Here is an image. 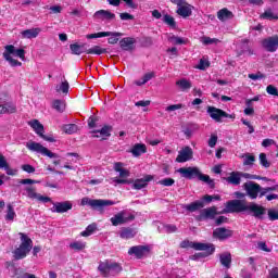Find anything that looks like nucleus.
<instances>
[{
  "label": "nucleus",
  "instance_id": "obj_25",
  "mask_svg": "<svg viewBox=\"0 0 278 278\" xmlns=\"http://www.w3.org/2000/svg\"><path fill=\"white\" fill-rule=\"evenodd\" d=\"M156 227L159 233H176L177 231V226L173 224H163L160 222H156Z\"/></svg>",
  "mask_w": 278,
  "mask_h": 278
},
{
  "label": "nucleus",
  "instance_id": "obj_52",
  "mask_svg": "<svg viewBox=\"0 0 278 278\" xmlns=\"http://www.w3.org/2000/svg\"><path fill=\"white\" fill-rule=\"evenodd\" d=\"M260 164L263 166V168H270V161H268V157H266V153H261L258 155Z\"/></svg>",
  "mask_w": 278,
  "mask_h": 278
},
{
  "label": "nucleus",
  "instance_id": "obj_16",
  "mask_svg": "<svg viewBox=\"0 0 278 278\" xmlns=\"http://www.w3.org/2000/svg\"><path fill=\"white\" fill-rule=\"evenodd\" d=\"M149 245H135L128 250V254L135 255L137 260H142V257L149 255Z\"/></svg>",
  "mask_w": 278,
  "mask_h": 278
},
{
  "label": "nucleus",
  "instance_id": "obj_56",
  "mask_svg": "<svg viewBox=\"0 0 278 278\" xmlns=\"http://www.w3.org/2000/svg\"><path fill=\"white\" fill-rule=\"evenodd\" d=\"M106 36H110V33L101 31V33L87 35V38L89 40H92L93 38H106Z\"/></svg>",
  "mask_w": 278,
  "mask_h": 278
},
{
  "label": "nucleus",
  "instance_id": "obj_6",
  "mask_svg": "<svg viewBox=\"0 0 278 278\" xmlns=\"http://www.w3.org/2000/svg\"><path fill=\"white\" fill-rule=\"evenodd\" d=\"M114 170L115 173L119 174V178H113V182L115 186H118L121 184H131V180L127 179L131 173L129 169L123 167V163L118 162L114 164Z\"/></svg>",
  "mask_w": 278,
  "mask_h": 278
},
{
  "label": "nucleus",
  "instance_id": "obj_43",
  "mask_svg": "<svg viewBox=\"0 0 278 278\" xmlns=\"http://www.w3.org/2000/svg\"><path fill=\"white\" fill-rule=\"evenodd\" d=\"M70 249H72V251H84V249H86V242L73 241L70 243Z\"/></svg>",
  "mask_w": 278,
  "mask_h": 278
},
{
  "label": "nucleus",
  "instance_id": "obj_51",
  "mask_svg": "<svg viewBox=\"0 0 278 278\" xmlns=\"http://www.w3.org/2000/svg\"><path fill=\"white\" fill-rule=\"evenodd\" d=\"M96 230H97V225L91 224L86 228V230L80 232V236L83 238H88V236H92V233H94Z\"/></svg>",
  "mask_w": 278,
  "mask_h": 278
},
{
  "label": "nucleus",
  "instance_id": "obj_9",
  "mask_svg": "<svg viewBox=\"0 0 278 278\" xmlns=\"http://www.w3.org/2000/svg\"><path fill=\"white\" fill-rule=\"evenodd\" d=\"M206 112L216 123H223V118H236V115L228 114L227 112L217 109L216 106H207Z\"/></svg>",
  "mask_w": 278,
  "mask_h": 278
},
{
  "label": "nucleus",
  "instance_id": "obj_11",
  "mask_svg": "<svg viewBox=\"0 0 278 278\" xmlns=\"http://www.w3.org/2000/svg\"><path fill=\"white\" fill-rule=\"evenodd\" d=\"M136 216L134 214H127L125 211H122L111 217L110 222L112 223L113 227H118V225H126V223H131Z\"/></svg>",
  "mask_w": 278,
  "mask_h": 278
},
{
  "label": "nucleus",
  "instance_id": "obj_47",
  "mask_svg": "<svg viewBox=\"0 0 278 278\" xmlns=\"http://www.w3.org/2000/svg\"><path fill=\"white\" fill-rule=\"evenodd\" d=\"M201 42H202V45L207 47L210 45H218V43H220V39L204 36V37L201 38Z\"/></svg>",
  "mask_w": 278,
  "mask_h": 278
},
{
  "label": "nucleus",
  "instance_id": "obj_29",
  "mask_svg": "<svg viewBox=\"0 0 278 278\" xmlns=\"http://www.w3.org/2000/svg\"><path fill=\"white\" fill-rule=\"evenodd\" d=\"M203 207H205V202H203V200H198L184 206L187 212H199V210H203Z\"/></svg>",
  "mask_w": 278,
  "mask_h": 278
},
{
  "label": "nucleus",
  "instance_id": "obj_4",
  "mask_svg": "<svg viewBox=\"0 0 278 278\" xmlns=\"http://www.w3.org/2000/svg\"><path fill=\"white\" fill-rule=\"evenodd\" d=\"M180 249H194L195 251H205L206 255H212L216 248L212 243L192 242L190 240H184L180 243Z\"/></svg>",
  "mask_w": 278,
  "mask_h": 278
},
{
  "label": "nucleus",
  "instance_id": "obj_61",
  "mask_svg": "<svg viewBox=\"0 0 278 278\" xmlns=\"http://www.w3.org/2000/svg\"><path fill=\"white\" fill-rule=\"evenodd\" d=\"M275 190H278V185L274 186V187H266L263 188L262 192H261V197H266V194H268V192H273Z\"/></svg>",
  "mask_w": 278,
  "mask_h": 278
},
{
  "label": "nucleus",
  "instance_id": "obj_13",
  "mask_svg": "<svg viewBox=\"0 0 278 278\" xmlns=\"http://www.w3.org/2000/svg\"><path fill=\"white\" fill-rule=\"evenodd\" d=\"M243 189L245 190L248 197H250L252 200L257 199V197L262 194V190H264L260 184L254 181L243 184Z\"/></svg>",
  "mask_w": 278,
  "mask_h": 278
},
{
  "label": "nucleus",
  "instance_id": "obj_28",
  "mask_svg": "<svg viewBox=\"0 0 278 278\" xmlns=\"http://www.w3.org/2000/svg\"><path fill=\"white\" fill-rule=\"evenodd\" d=\"M28 125L38 136H40V138H45V126H42V124H40L38 119H33L28 122Z\"/></svg>",
  "mask_w": 278,
  "mask_h": 278
},
{
  "label": "nucleus",
  "instance_id": "obj_2",
  "mask_svg": "<svg viewBox=\"0 0 278 278\" xmlns=\"http://www.w3.org/2000/svg\"><path fill=\"white\" fill-rule=\"evenodd\" d=\"M3 58L9 62L10 66H23V63L14 58H20V60L25 61V50L16 49V47L8 45L4 47Z\"/></svg>",
  "mask_w": 278,
  "mask_h": 278
},
{
  "label": "nucleus",
  "instance_id": "obj_31",
  "mask_svg": "<svg viewBox=\"0 0 278 278\" xmlns=\"http://www.w3.org/2000/svg\"><path fill=\"white\" fill-rule=\"evenodd\" d=\"M40 31H41L40 28H30V29L23 30L21 34H22V38H27L31 40V38H38Z\"/></svg>",
  "mask_w": 278,
  "mask_h": 278
},
{
  "label": "nucleus",
  "instance_id": "obj_27",
  "mask_svg": "<svg viewBox=\"0 0 278 278\" xmlns=\"http://www.w3.org/2000/svg\"><path fill=\"white\" fill-rule=\"evenodd\" d=\"M247 212H252L255 218H261L264 216L265 208L255 203H250L247 206Z\"/></svg>",
  "mask_w": 278,
  "mask_h": 278
},
{
  "label": "nucleus",
  "instance_id": "obj_18",
  "mask_svg": "<svg viewBox=\"0 0 278 278\" xmlns=\"http://www.w3.org/2000/svg\"><path fill=\"white\" fill-rule=\"evenodd\" d=\"M70 210H73V203H71V201L56 202L53 203V206L51 207V212L56 214H64Z\"/></svg>",
  "mask_w": 278,
  "mask_h": 278
},
{
  "label": "nucleus",
  "instance_id": "obj_20",
  "mask_svg": "<svg viewBox=\"0 0 278 278\" xmlns=\"http://www.w3.org/2000/svg\"><path fill=\"white\" fill-rule=\"evenodd\" d=\"M149 181H153L152 175H146L142 178L136 179L132 181V189L142 190V188H147V186H149Z\"/></svg>",
  "mask_w": 278,
  "mask_h": 278
},
{
  "label": "nucleus",
  "instance_id": "obj_15",
  "mask_svg": "<svg viewBox=\"0 0 278 278\" xmlns=\"http://www.w3.org/2000/svg\"><path fill=\"white\" fill-rule=\"evenodd\" d=\"M217 208L216 206H211L200 211V214L195 217L197 220H214L216 218Z\"/></svg>",
  "mask_w": 278,
  "mask_h": 278
},
{
  "label": "nucleus",
  "instance_id": "obj_44",
  "mask_svg": "<svg viewBox=\"0 0 278 278\" xmlns=\"http://www.w3.org/2000/svg\"><path fill=\"white\" fill-rule=\"evenodd\" d=\"M242 159H243V166H253V164H255V156L250 153L243 154Z\"/></svg>",
  "mask_w": 278,
  "mask_h": 278
},
{
  "label": "nucleus",
  "instance_id": "obj_3",
  "mask_svg": "<svg viewBox=\"0 0 278 278\" xmlns=\"http://www.w3.org/2000/svg\"><path fill=\"white\" fill-rule=\"evenodd\" d=\"M21 244L17 249L14 250L15 260H25L31 249H34V241L27 235L20 232Z\"/></svg>",
  "mask_w": 278,
  "mask_h": 278
},
{
  "label": "nucleus",
  "instance_id": "obj_37",
  "mask_svg": "<svg viewBox=\"0 0 278 278\" xmlns=\"http://www.w3.org/2000/svg\"><path fill=\"white\" fill-rule=\"evenodd\" d=\"M176 86H178L182 92H186L192 88V83L186 78H181L176 83Z\"/></svg>",
  "mask_w": 278,
  "mask_h": 278
},
{
  "label": "nucleus",
  "instance_id": "obj_10",
  "mask_svg": "<svg viewBox=\"0 0 278 278\" xmlns=\"http://www.w3.org/2000/svg\"><path fill=\"white\" fill-rule=\"evenodd\" d=\"M172 3L177 5V15L182 18H188V16H192V5L188 4L186 0H172Z\"/></svg>",
  "mask_w": 278,
  "mask_h": 278
},
{
  "label": "nucleus",
  "instance_id": "obj_50",
  "mask_svg": "<svg viewBox=\"0 0 278 278\" xmlns=\"http://www.w3.org/2000/svg\"><path fill=\"white\" fill-rule=\"evenodd\" d=\"M70 49H71L73 55H81V53H84V46H81L79 43H72L70 46Z\"/></svg>",
  "mask_w": 278,
  "mask_h": 278
},
{
  "label": "nucleus",
  "instance_id": "obj_59",
  "mask_svg": "<svg viewBox=\"0 0 278 278\" xmlns=\"http://www.w3.org/2000/svg\"><path fill=\"white\" fill-rule=\"evenodd\" d=\"M266 92H267V94H271V97H278L277 87H275L273 85L267 86Z\"/></svg>",
  "mask_w": 278,
  "mask_h": 278
},
{
  "label": "nucleus",
  "instance_id": "obj_32",
  "mask_svg": "<svg viewBox=\"0 0 278 278\" xmlns=\"http://www.w3.org/2000/svg\"><path fill=\"white\" fill-rule=\"evenodd\" d=\"M217 18L222 22L229 21L230 18H233V13L227 8H224L217 12Z\"/></svg>",
  "mask_w": 278,
  "mask_h": 278
},
{
  "label": "nucleus",
  "instance_id": "obj_33",
  "mask_svg": "<svg viewBox=\"0 0 278 278\" xmlns=\"http://www.w3.org/2000/svg\"><path fill=\"white\" fill-rule=\"evenodd\" d=\"M130 153H132L135 157H140V155L147 153V146L142 143H137L132 147Z\"/></svg>",
  "mask_w": 278,
  "mask_h": 278
},
{
  "label": "nucleus",
  "instance_id": "obj_42",
  "mask_svg": "<svg viewBox=\"0 0 278 278\" xmlns=\"http://www.w3.org/2000/svg\"><path fill=\"white\" fill-rule=\"evenodd\" d=\"M104 34H109L106 35V37L109 36V45H116V42H118L119 37L123 36V34L121 33H112V31H104Z\"/></svg>",
  "mask_w": 278,
  "mask_h": 278
},
{
  "label": "nucleus",
  "instance_id": "obj_60",
  "mask_svg": "<svg viewBox=\"0 0 278 278\" xmlns=\"http://www.w3.org/2000/svg\"><path fill=\"white\" fill-rule=\"evenodd\" d=\"M159 184L161 186L170 187V186L175 185V179H173V178H165V179L160 180Z\"/></svg>",
  "mask_w": 278,
  "mask_h": 278
},
{
  "label": "nucleus",
  "instance_id": "obj_63",
  "mask_svg": "<svg viewBox=\"0 0 278 278\" xmlns=\"http://www.w3.org/2000/svg\"><path fill=\"white\" fill-rule=\"evenodd\" d=\"M268 216L270 220H278V211L277 210H269Z\"/></svg>",
  "mask_w": 278,
  "mask_h": 278
},
{
  "label": "nucleus",
  "instance_id": "obj_24",
  "mask_svg": "<svg viewBox=\"0 0 278 278\" xmlns=\"http://www.w3.org/2000/svg\"><path fill=\"white\" fill-rule=\"evenodd\" d=\"M16 112V104L14 102H4L0 99V114H14Z\"/></svg>",
  "mask_w": 278,
  "mask_h": 278
},
{
  "label": "nucleus",
  "instance_id": "obj_14",
  "mask_svg": "<svg viewBox=\"0 0 278 278\" xmlns=\"http://www.w3.org/2000/svg\"><path fill=\"white\" fill-rule=\"evenodd\" d=\"M28 199H36L40 203H51V198L47 195H42L36 192V189L31 186H27L24 188Z\"/></svg>",
  "mask_w": 278,
  "mask_h": 278
},
{
  "label": "nucleus",
  "instance_id": "obj_64",
  "mask_svg": "<svg viewBox=\"0 0 278 278\" xmlns=\"http://www.w3.org/2000/svg\"><path fill=\"white\" fill-rule=\"evenodd\" d=\"M268 278H278V268L277 267H273L271 269H269Z\"/></svg>",
  "mask_w": 278,
  "mask_h": 278
},
{
  "label": "nucleus",
  "instance_id": "obj_45",
  "mask_svg": "<svg viewBox=\"0 0 278 278\" xmlns=\"http://www.w3.org/2000/svg\"><path fill=\"white\" fill-rule=\"evenodd\" d=\"M16 218V212L14 211V206L12 204L7 205V215H5V220H14Z\"/></svg>",
  "mask_w": 278,
  "mask_h": 278
},
{
  "label": "nucleus",
  "instance_id": "obj_36",
  "mask_svg": "<svg viewBox=\"0 0 278 278\" xmlns=\"http://www.w3.org/2000/svg\"><path fill=\"white\" fill-rule=\"evenodd\" d=\"M115 16L116 15L114 13L105 10H100L94 13V18H108L109 21H112Z\"/></svg>",
  "mask_w": 278,
  "mask_h": 278
},
{
  "label": "nucleus",
  "instance_id": "obj_1",
  "mask_svg": "<svg viewBox=\"0 0 278 278\" xmlns=\"http://www.w3.org/2000/svg\"><path fill=\"white\" fill-rule=\"evenodd\" d=\"M178 173L181 175V177H185V179L198 178L200 181L207 184V186L211 188H214L215 186L214 179L210 178L208 175L202 174L199 167H180Z\"/></svg>",
  "mask_w": 278,
  "mask_h": 278
},
{
  "label": "nucleus",
  "instance_id": "obj_17",
  "mask_svg": "<svg viewBox=\"0 0 278 278\" xmlns=\"http://www.w3.org/2000/svg\"><path fill=\"white\" fill-rule=\"evenodd\" d=\"M193 155H194V152L192 151V148L187 146L178 152L176 162H178L179 164H184V162H190Z\"/></svg>",
  "mask_w": 278,
  "mask_h": 278
},
{
  "label": "nucleus",
  "instance_id": "obj_38",
  "mask_svg": "<svg viewBox=\"0 0 278 278\" xmlns=\"http://www.w3.org/2000/svg\"><path fill=\"white\" fill-rule=\"evenodd\" d=\"M88 55H103V53H108L105 48H101L100 46H94L86 51Z\"/></svg>",
  "mask_w": 278,
  "mask_h": 278
},
{
  "label": "nucleus",
  "instance_id": "obj_34",
  "mask_svg": "<svg viewBox=\"0 0 278 278\" xmlns=\"http://www.w3.org/2000/svg\"><path fill=\"white\" fill-rule=\"evenodd\" d=\"M219 262L225 268H231V253L224 252L219 255Z\"/></svg>",
  "mask_w": 278,
  "mask_h": 278
},
{
  "label": "nucleus",
  "instance_id": "obj_46",
  "mask_svg": "<svg viewBox=\"0 0 278 278\" xmlns=\"http://www.w3.org/2000/svg\"><path fill=\"white\" fill-rule=\"evenodd\" d=\"M168 42H170V45H186L187 40L185 38L175 36V35H169V37L167 38Z\"/></svg>",
  "mask_w": 278,
  "mask_h": 278
},
{
  "label": "nucleus",
  "instance_id": "obj_7",
  "mask_svg": "<svg viewBox=\"0 0 278 278\" xmlns=\"http://www.w3.org/2000/svg\"><path fill=\"white\" fill-rule=\"evenodd\" d=\"M26 149L28 151H33V153H40L41 155H45L46 157H58V154L51 152L49 149L43 147L42 144L36 142V141H29L26 143Z\"/></svg>",
  "mask_w": 278,
  "mask_h": 278
},
{
  "label": "nucleus",
  "instance_id": "obj_49",
  "mask_svg": "<svg viewBox=\"0 0 278 278\" xmlns=\"http://www.w3.org/2000/svg\"><path fill=\"white\" fill-rule=\"evenodd\" d=\"M153 77H155V74L153 72L147 73L142 76L143 81L136 80L135 84L136 86H144V84H147L148 81H151Z\"/></svg>",
  "mask_w": 278,
  "mask_h": 278
},
{
  "label": "nucleus",
  "instance_id": "obj_41",
  "mask_svg": "<svg viewBox=\"0 0 278 278\" xmlns=\"http://www.w3.org/2000/svg\"><path fill=\"white\" fill-rule=\"evenodd\" d=\"M163 23H165V25H168V27H170L172 29H177V22L172 15L165 14L163 16Z\"/></svg>",
  "mask_w": 278,
  "mask_h": 278
},
{
  "label": "nucleus",
  "instance_id": "obj_23",
  "mask_svg": "<svg viewBox=\"0 0 278 278\" xmlns=\"http://www.w3.org/2000/svg\"><path fill=\"white\" fill-rule=\"evenodd\" d=\"M263 47L267 51H270L271 53L277 51L278 48V36L269 37L265 40H263Z\"/></svg>",
  "mask_w": 278,
  "mask_h": 278
},
{
  "label": "nucleus",
  "instance_id": "obj_5",
  "mask_svg": "<svg viewBox=\"0 0 278 278\" xmlns=\"http://www.w3.org/2000/svg\"><path fill=\"white\" fill-rule=\"evenodd\" d=\"M98 270H100L103 277H115V275L123 270V267L118 263L105 261L100 263Z\"/></svg>",
  "mask_w": 278,
  "mask_h": 278
},
{
  "label": "nucleus",
  "instance_id": "obj_58",
  "mask_svg": "<svg viewBox=\"0 0 278 278\" xmlns=\"http://www.w3.org/2000/svg\"><path fill=\"white\" fill-rule=\"evenodd\" d=\"M207 67H210V61L205 59H201L199 65L197 66V68H199L200 71H205V68Z\"/></svg>",
  "mask_w": 278,
  "mask_h": 278
},
{
  "label": "nucleus",
  "instance_id": "obj_30",
  "mask_svg": "<svg viewBox=\"0 0 278 278\" xmlns=\"http://www.w3.org/2000/svg\"><path fill=\"white\" fill-rule=\"evenodd\" d=\"M226 181L231 184V186H240V182L242 181L240 172H231L229 177L226 178Z\"/></svg>",
  "mask_w": 278,
  "mask_h": 278
},
{
  "label": "nucleus",
  "instance_id": "obj_57",
  "mask_svg": "<svg viewBox=\"0 0 278 278\" xmlns=\"http://www.w3.org/2000/svg\"><path fill=\"white\" fill-rule=\"evenodd\" d=\"M256 247L257 249H260V251H265V253H270V251H273V249L268 248V245L264 241H258Z\"/></svg>",
  "mask_w": 278,
  "mask_h": 278
},
{
  "label": "nucleus",
  "instance_id": "obj_48",
  "mask_svg": "<svg viewBox=\"0 0 278 278\" xmlns=\"http://www.w3.org/2000/svg\"><path fill=\"white\" fill-rule=\"evenodd\" d=\"M52 105L56 112H64L66 110V102L64 100H54Z\"/></svg>",
  "mask_w": 278,
  "mask_h": 278
},
{
  "label": "nucleus",
  "instance_id": "obj_53",
  "mask_svg": "<svg viewBox=\"0 0 278 278\" xmlns=\"http://www.w3.org/2000/svg\"><path fill=\"white\" fill-rule=\"evenodd\" d=\"M27 271H25L23 268H14L13 269V277L16 278H27Z\"/></svg>",
  "mask_w": 278,
  "mask_h": 278
},
{
  "label": "nucleus",
  "instance_id": "obj_35",
  "mask_svg": "<svg viewBox=\"0 0 278 278\" xmlns=\"http://www.w3.org/2000/svg\"><path fill=\"white\" fill-rule=\"evenodd\" d=\"M136 237V230L134 228H123L119 232V238L123 240H130Z\"/></svg>",
  "mask_w": 278,
  "mask_h": 278
},
{
  "label": "nucleus",
  "instance_id": "obj_22",
  "mask_svg": "<svg viewBox=\"0 0 278 278\" xmlns=\"http://www.w3.org/2000/svg\"><path fill=\"white\" fill-rule=\"evenodd\" d=\"M136 38L134 37H125L119 41L121 49L123 51H134L136 49Z\"/></svg>",
  "mask_w": 278,
  "mask_h": 278
},
{
  "label": "nucleus",
  "instance_id": "obj_8",
  "mask_svg": "<svg viewBox=\"0 0 278 278\" xmlns=\"http://www.w3.org/2000/svg\"><path fill=\"white\" fill-rule=\"evenodd\" d=\"M80 205H89V207H93V210H101V207L116 205V202L112 200H92L88 197H85L81 199Z\"/></svg>",
  "mask_w": 278,
  "mask_h": 278
},
{
  "label": "nucleus",
  "instance_id": "obj_55",
  "mask_svg": "<svg viewBox=\"0 0 278 278\" xmlns=\"http://www.w3.org/2000/svg\"><path fill=\"white\" fill-rule=\"evenodd\" d=\"M63 130L65 131V134H75L77 132V125L75 124H67L65 126H63Z\"/></svg>",
  "mask_w": 278,
  "mask_h": 278
},
{
  "label": "nucleus",
  "instance_id": "obj_40",
  "mask_svg": "<svg viewBox=\"0 0 278 278\" xmlns=\"http://www.w3.org/2000/svg\"><path fill=\"white\" fill-rule=\"evenodd\" d=\"M71 86L68 85V80L63 78L60 85H56L55 90L56 92H63V94H68V89Z\"/></svg>",
  "mask_w": 278,
  "mask_h": 278
},
{
  "label": "nucleus",
  "instance_id": "obj_54",
  "mask_svg": "<svg viewBox=\"0 0 278 278\" xmlns=\"http://www.w3.org/2000/svg\"><path fill=\"white\" fill-rule=\"evenodd\" d=\"M203 203H212V201H220V195L215 194V195H210L206 194L202 198Z\"/></svg>",
  "mask_w": 278,
  "mask_h": 278
},
{
  "label": "nucleus",
  "instance_id": "obj_26",
  "mask_svg": "<svg viewBox=\"0 0 278 278\" xmlns=\"http://www.w3.org/2000/svg\"><path fill=\"white\" fill-rule=\"evenodd\" d=\"M0 170H5L7 175L11 177H14L16 175V169H13L10 167V163H8V160L1 153H0Z\"/></svg>",
  "mask_w": 278,
  "mask_h": 278
},
{
  "label": "nucleus",
  "instance_id": "obj_62",
  "mask_svg": "<svg viewBox=\"0 0 278 278\" xmlns=\"http://www.w3.org/2000/svg\"><path fill=\"white\" fill-rule=\"evenodd\" d=\"M216 142H218V136L211 135V138L208 139V147H211V149H214L216 147Z\"/></svg>",
  "mask_w": 278,
  "mask_h": 278
},
{
  "label": "nucleus",
  "instance_id": "obj_12",
  "mask_svg": "<svg viewBox=\"0 0 278 278\" xmlns=\"http://www.w3.org/2000/svg\"><path fill=\"white\" fill-rule=\"evenodd\" d=\"M248 204L240 200H231L226 203L225 214H233V212H247Z\"/></svg>",
  "mask_w": 278,
  "mask_h": 278
},
{
  "label": "nucleus",
  "instance_id": "obj_19",
  "mask_svg": "<svg viewBox=\"0 0 278 278\" xmlns=\"http://www.w3.org/2000/svg\"><path fill=\"white\" fill-rule=\"evenodd\" d=\"M231 236H233V231L227 228H216L213 231V238L220 240V242H223V240H228Z\"/></svg>",
  "mask_w": 278,
  "mask_h": 278
},
{
  "label": "nucleus",
  "instance_id": "obj_21",
  "mask_svg": "<svg viewBox=\"0 0 278 278\" xmlns=\"http://www.w3.org/2000/svg\"><path fill=\"white\" fill-rule=\"evenodd\" d=\"M92 138H101V140H106L112 136V127L111 126H104L100 130H93L91 131Z\"/></svg>",
  "mask_w": 278,
  "mask_h": 278
},
{
  "label": "nucleus",
  "instance_id": "obj_39",
  "mask_svg": "<svg viewBox=\"0 0 278 278\" xmlns=\"http://www.w3.org/2000/svg\"><path fill=\"white\" fill-rule=\"evenodd\" d=\"M261 18L266 21H278V13L273 12V9H267L263 14H261Z\"/></svg>",
  "mask_w": 278,
  "mask_h": 278
}]
</instances>
